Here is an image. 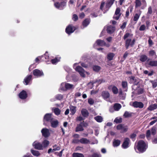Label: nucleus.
Wrapping results in <instances>:
<instances>
[{
    "label": "nucleus",
    "instance_id": "obj_1",
    "mask_svg": "<svg viewBox=\"0 0 157 157\" xmlns=\"http://www.w3.org/2000/svg\"><path fill=\"white\" fill-rule=\"evenodd\" d=\"M147 147V144L144 141L141 140L138 142L137 146L134 147V148L136 152H137V149L140 152L143 153L146 151Z\"/></svg>",
    "mask_w": 157,
    "mask_h": 157
},
{
    "label": "nucleus",
    "instance_id": "obj_2",
    "mask_svg": "<svg viewBox=\"0 0 157 157\" xmlns=\"http://www.w3.org/2000/svg\"><path fill=\"white\" fill-rule=\"evenodd\" d=\"M77 63H75L73 65L74 68H75L76 71H78L82 77H85V73L87 75H89L90 73L88 72H86L81 67L78 66L75 68V66L77 64Z\"/></svg>",
    "mask_w": 157,
    "mask_h": 157
},
{
    "label": "nucleus",
    "instance_id": "obj_3",
    "mask_svg": "<svg viewBox=\"0 0 157 157\" xmlns=\"http://www.w3.org/2000/svg\"><path fill=\"white\" fill-rule=\"evenodd\" d=\"M117 130L121 131V133H124L127 132L128 128L127 126H124L121 124L118 125L117 127Z\"/></svg>",
    "mask_w": 157,
    "mask_h": 157
},
{
    "label": "nucleus",
    "instance_id": "obj_4",
    "mask_svg": "<svg viewBox=\"0 0 157 157\" xmlns=\"http://www.w3.org/2000/svg\"><path fill=\"white\" fill-rule=\"evenodd\" d=\"M131 38L127 39L125 41V46L127 49H128L129 46H132L134 44L135 42V40L134 39L131 41Z\"/></svg>",
    "mask_w": 157,
    "mask_h": 157
},
{
    "label": "nucleus",
    "instance_id": "obj_5",
    "mask_svg": "<svg viewBox=\"0 0 157 157\" xmlns=\"http://www.w3.org/2000/svg\"><path fill=\"white\" fill-rule=\"evenodd\" d=\"M33 74L34 76L36 77H39L44 75L43 71L37 69L33 71Z\"/></svg>",
    "mask_w": 157,
    "mask_h": 157
},
{
    "label": "nucleus",
    "instance_id": "obj_6",
    "mask_svg": "<svg viewBox=\"0 0 157 157\" xmlns=\"http://www.w3.org/2000/svg\"><path fill=\"white\" fill-rule=\"evenodd\" d=\"M75 30V28L71 25H69L67 27L66 29V32L68 34H70L73 33Z\"/></svg>",
    "mask_w": 157,
    "mask_h": 157
},
{
    "label": "nucleus",
    "instance_id": "obj_7",
    "mask_svg": "<svg viewBox=\"0 0 157 157\" xmlns=\"http://www.w3.org/2000/svg\"><path fill=\"white\" fill-rule=\"evenodd\" d=\"M120 11L121 9L120 8H117L116 9L113 17L114 19L118 20L119 19L121 15V13H120Z\"/></svg>",
    "mask_w": 157,
    "mask_h": 157
},
{
    "label": "nucleus",
    "instance_id": "obj_8",
    "mask_svg": "<svg viewBox=\"0 0 157 157\" xmlns=\"http://www.w3.org/2000/svg\"><path fill=\"white\" fill-rule=\"evenodd\" d=\"M66 2H62L61 4L59 3L58 2H55L54 3V6L55 7L58 9H62L63 7L65 6Z\"/></svg>",
    "mask_w": 157,
    "mask_h": 157
},
{
    "label": "nucleus",
    "instance_id": "obj_9",
    "mask_svg": "<svg viewBox=\"0 0 157 157\" xmlns=\"http://www.w3.org/2000/svg\"><path fill=\"white\" fill-rule=\"evenodd\" d=\"M34 147L38 150L43 149V146L42 144L37 142H35L33 144Z\"/></svg>",
    "mask_w": 157,
    "mask_h": 157
},
{
    "label": "nucleus",
    "instance_id": "obj_10",
    "mask_svg": "<svg viewBox=\"0 0 157 157\" xmlns=\"http://www.w3.org/2000/svg\"><path fill=\"white\" fill-rule=\"evenodd\" d=\"M41 132L42 135L45 137H48L50 134L49 129L46 128H43L41 130Z\"/></svg>",
    "mask_w": 157,
    "mask_h": 157
},
{
    "label": "nucleus",
    "instance_id": "obj_11",
    "mask_svg": "<svg viewBox=\"0 0 157 157\" xmlns=\"http://www.w3.org/2000/svg\"><path fill=\"white\" fill-rule=\"evenodd\" d=\"M132 105L135 108H138L141 109L144 107V105L141 102L136 101L133 103Z\"/></svg>",
    "mask_w": 157,
    "mask_h": 157
},
{
    "label": "nucleus",
    "instance_id": "obj_12",
    "mask_svg": "<svg viewBox=\"0 0 157 157\" xmlns=\"http://www.w3.org/2000/svg\"><path fill=\"white\" fill-rule=\"evenodd\" d=\"M52 115L51 113H47L46 114L44 117V121H46L50 122L53 119Z\"/></svg>",
    "mask_w": 157,
    "mask_h": 157
},
{
    "label": "nucleus",
    "instance_id": "obj_13",
    "mask_svg": "<svg viewBox=\"0 0 157 157\" xmlns=\"http://www.w3.org/2000/svg\"><path fill=\"white\" fill-rule=\"evenodd\" d=\"M130 142L129 139L128 138H125L124 141L122 144L123 148L126 149L128 147L129 144Z\"/></svg>",
    "mask_w": 157,
    "mask_h": 157
},
{
    "label": "nucleus",
    "instance_id": "obj_14",
    "mask_svg": "<svg viewBox=\"0 0 157 157\" xmlns=\"http://www.w3.org/2000/svg\"><path fill=\"white\" fill-rule=\"evenodd\" d=\"M32 75H29L27 76L24 79L23 82L25 85L29 84L31 80Z\"/></svg>",
    "mask_w": 157,
    "mask_h": 157
},
{
    "label": "nucleus",
    "instance_id": "obj_15",
    "mask_svg": "<svg viewBox=\"0 0 157 157\" xmlns=\"http://www.w3.org/2000/svg\"><path fill=\"white\" fill-rule=\"evenodd\" d=\"M19 96L21 99H25L27 98V94L25 91L23 90L19 93Z\"/></svg>",
    "mask_w": 157,
    "mask_h": 157
},
{
    "label": "nucleus",
    "instance_id": "obj_16",
    "mask_svg": "<svg viewBox=\"0 0 157 157\" xmlns=\"http://www.w3.org/2000/svg\"><path fill=\"white\" fill-rule=\"evenodd\" d=\"M115 30V27L114 26L110 25L107 27V33L109 34L112 33Z\"/></svg>",
    "mask_w": 157,
    "mask_h": 157
},
{
    "label": "nucleus",
    "instance_id": "obj_17",
    "mask_svg": "<svg viewBox=\"0 0 157 157\" xmlns=\"http://www.w3.org/2000/svg\"><path fill=\"white\" fill-rule=\"evenodd\" d=\"M51 126L53 128L56 127L58 124V121L56 119H53L50 121Z\"/></svg>",
    "mask_w": 157,
    "mask_h": 157
},
{
    "label": "nucleus",
    "instance_id": "obj_18",
    "mask_svg": "<svg viewBox=\"0 0 157 157\" xmlns=\"http://www.w3.org/2000/svg\"><path fill=\"white\" fill-rule=\"evenodd\" d=\"M143 92V90L142 88H138L134 91L132 92V94H142Z\"/></svg>",
    "mask_w": 157,
    "mask_h": 157
},
{
    "label": "nucleus",
    "instance_id": "obj_19",
    "mask_svg": "<svg viewBox=\"0 0 157 157\" xmlns=\"http://www.w3.org/2000/svg\"><path fill=\"white\" fill-rule=\"evenodd\" d=\"M147 60L148 64L152 67H156L157 66V61L155 60H150L148 61Z\"/></svg>",
    "mask_w": 157,
    "mask_h": 157
},
{
    "label": "nucleus",
    "instance_id": "obj_20",
    "mask_svg": "<svg viewBox=\"0 0 157 157\" xmlns=\"http://www.w3.org/2000/svg\"><path fill=\"white\" fill-rule=\"evenodd\" d=\"M83 130L84 128L81 123L77 124V126L75 128V132L82 131Z\"/></svg>",
    "mask_w": 157,
    "mask_h": 157
},
{
    "label": "nucleus",
    "instance_id": "obj_21",
    "mask_svg": "<svg viewBox=\"0 0 157 157\" xmlns=\"http://www.w3.org/2000/svg\"><path fill=\"white\" fill-rule=\"evenodd\" d=\"M101 95L104 99H107L109 97L110 95L107 91H104L102 92Z\"/></svg>",
    "mask_w": 157,
    "mask_h": 157
},
{
    "label": "nucleus",
    "instance_id": "obj_22",
    "mask_svg": "<svg viewBox=\"0 0 157 157\" xmlns=\"http://www.w3.org/2000/svg\"><path fill=\"white\" fill-rule=\"evenodd\" d=\"M109 88V89H112L113 93L114 94H117L118 92V89L115 86H111Z\"/></svg>",
    "mask_w": 157,
    "mask_h": 157
},
{
    "label": "nucleus",
    "instance_id": "obj_23",
    "mask_svg": "<svg viewBox=\"0 0 157 157\" xmlns=\"http://www.w3.org/2000/svg\"><path fill=\"white\" fill-rule=\"evenodd\" d=\"M121 143L120 140L114 139L113 142V146L114 147H116L120 145Z\"/></svg>",
    "mask_w": 157,
    "mask_h": 157
},
{
    "label": "nucleus",
    "instance_id": "obj_24",
    "mask_svg": "<svg viewBox=\"0 0 157 157\" xmlns=\"http://www.w3.org/2000/svg\"><path fill=\"white\" fill-rule=\"evenodd\" d=\"M81 113L82 116L85 117H87L89 114L88 111L86 109H82L81 111Z\"/></svg>",
    "mask_w": 157,
    "mask_h": 157
},
{
    "label": "nucleus",
    "instance_id": "obj_25",
    "mask_svg": "<svg viewBox=\"0 0 157 157\" xmlns=\"http://www.w3.org/2000/svg\"><path fill=\"white\" fill-rule=\"evenodd\" d=\"M96 43L98 45L103 46L105 45V43L103 40H98L96 41Z\"/></svg>",
    "mask_w": 157,
    "mask_h": 157
},
{
    "label": "nucleus",
    "instance_id": "obj_26",
    "mask_svg": "<svg viewBox=\"0 0 157 157\" xmlns=\"http://www.w3.org/2000/svg\"><path fill=\"white\" fill-rule=\"evenodd\" d=\"M65 87L66 90H70L73 89L74 88V86L72 84H71L68 83H66V85H65Z\"/></svg>",
    "mask_w": 157,
    "mask_h": 157
},
{
    "label": "nucleus",
    "instance_id": "obj_27",
    "mask_svg": "<svg viewBox=\"0 0 157 157\" xmlns=\"http://www.w3.org/2000/svg\"><path fill=\"white\" fill-rule=\"evenodd\" d=\"M79 141L81 143L83 144H87L90 142V141L88 140L85 138H82L80 139Z\"/></svg>",
    "mask_w": 157,
    "mask_h": 157
},
{
    "label": "nucleus",
    "instance_id": "obj_28",
    "mask_svg": "<svg viewBox=\"0 0 157 157\" xmlns=\"http://www.w3.org/2000/svg\"><path fill=\"white\" fill-rule=\"evenodd\" d=\"M115 56L114 54L113 53H109L107 54V58L108 60H112Z\"/></svg>",
    "mask_w": 157,
    "mask_h": 157
},
{
    "label": "nucleus",
    "instance_id": "obj_29",
    "mask_svg": "<svg viewBox=\"0 0 157 157\" xmlns=\"http://www.w3.org/2000/svg\"><path fill=\"white\" fill-rule=\"evenodd\" d=\"M141 11H140L139 13H136L134 16L133 20L134 21H137L140 17L141 14Z\"/></svg>",
    "mask_w": 157,
    "mask_h": 157
},
{
    "label": "nucleus",
    "instance_id": "obj_30",
    "mask_svg": "<svg viewBox=\"0 0 157 157\" xmlns=\"http://www.w3.org/2000/svg\"><path fill=\"white\" fill-rule=\"evenodd\" d=\"M90 20L89 19H85L82 22V25L84 27L87 26L90 23Z\"/></svg>",
    "mask_w": 157,
    "mask_h": 157
},
{
    "label": "nucleus",
    "instance_id": "obj_31",
    "mask_svg": "<svg viewBox=\"0 0 157 157\" xmlns=\"http://www.w3.org/2000/svg\"><path fill=\"white\" fill-rule=\"evenodd\" d=\"M94 119L98 122H101L103 121V118L102 117L98 116L94 117Z\"/></svg>",
    "mask_w": 157,
    "mask_h": 157
},
{
    "label": "nucleus",
    "instance_id": "obj_32",
    "mask_svg": "<svg viewBox=\"0 0 157 157\" xmlns=\"http://www.w3.org/2000/svg\"><path fill=\"white\" fill-rule=\"evenodd\" d=\"M157 108V105L154 104L150 105L148 108V109L150 111H152Z\"/></svg>",
    "mask_w": 157,
    "mask_h": 157
},
{
    "label": "nucleus",
    "instance_id": "obj_33",
    "mask_svg": "<svg viewBox=\"0 0 157 157\" xmlns=\"http://www.w3.org/2000/svg\"><path fill=\"white\" fill-rule=\"evenodd\" d=\"M147 59V56L144 55H142L140 56V60L141 62H144Z\"/></svg>",
    "mask_w": 157,
    "mask_h": 157
},
{
    "label": "nucleus",
    "instance_id": "obj_34",
    "mask_svg": "<svg viewBox=\"0 0 157 157\" xmlns=\"http://www.w3.org/2000/svg\"><path fill=\"white\" fill-rule=\"evenodd\" d=\"M70 111L72 114H74L76 111V107L73 106H71L70 107Z\"/></svg>",
    "mask_w": 157,
    "mask_h": 157
},
{
    "label": "nucleus",
    "instance_id": "obj_35",
    "mask_svg": "<svg viewBox=\"0 0 157 157\" xmlns=\"http://www.w3.org/2000/svg\"><path fill=\"white\" fill-rule=\"evenodd\" d=\"M122 87L125 89V91H126L128 88V83L126 81H122L121 83Z\"/></svg>",
    "mask_w": 157,
    "mask_h": 157
},
{
    "label": "nucleus",
    "instance_id": "obj_36",
    "mask_svg": "<svg viewBox=\"0 0 157 157\" xmlns=\"http://www.w3.org/2000/svg\"><path fill=\"white\" fill-rule=\"evenodd\" d=\"M121 105L119 104H115L113 106L114 109L115 111H118L121 108Z\"/></svg>",
    "mask_w": 157,
    "mask_h": 157
},
{
    "label": "nucleus",
    "instance_id": "obj_37",
    "mask_svg": "<svg viewBox=\"0 0 157 157\" xmlns=\"http://www.w3.org/2000/svg\"><path fill=\"white\" fill-rule=\"evenodd\" d=\"M31 152L33 155L35 156H38L40 155V153L38 151L31 150Z\"/></svg>",
    "mask_w": 157,
    "mask_h": 157
},
{
    "label": "nucleus",
    "instance_id": "obj_38",
    "mask_svg": "<svg viewBox=\"0 0 157 157\" xmlns=\"http://www.w3.org/2000/svg\"><path fill=\"white\" fill-rule=\"evenodd\" d=\"M73 157H84L82 154L74 153L72 154Z\"/></svg>",
    "mask_w": 157,
    "mask_h": 157
},
{
    "label": "nucleus",
    "instance_id": "obj_39",
    "mask_svg": "<svg viewBox=\"0 0 157 157\" xmlns=\"http://www.w3.org/2000/svg\"><path fill=\"white\" fill-rule=\"evenodd\" d=\"M49 144V142L48 141L45 140H44L43 142L42 145L43 146V149L44 148H45L47 147Z\"/></svg>",
    "mask_w": 157,
    "mask_h": 157
},
{
    "label": "nucleus",
    "instance_id": "obj_40",
    "mask_svg": "<svg viewBox=\"0 0 157 157\" xmlns=\"http://www.w3.org/2000/svg\"><path fill=\"white\" fill-rule=\"evenodd\" d=\"M60 58V57H57L55 58L54 59H52L51 60V62L52 63L54 64L57 63V62L59 61Z\"/></svg>",
    "mask_w": 157,
    "mask_h": 157
},
{
    "label": "nucleus",
    "instance_id": "obj_41",
    "mask_svg": "<svg viewBox=\"0 0 157 157\" xmlns=\"http://www.w3.org/2000/svg\"><path fill=\"white\" fill-rule=\"evenodd\" d=\"M93 69L94 71L96 72H98L101 69V67L95 65L93 67Z\"/></svg>",
    "mask_w": 157,
    "mask_h": 157
},
{
    "label": "nucleus",
    "instance_id": "obj_42",
    "mask_svg": "<svg viewBox=\"0 0 157 157\" xmlns=\"http://www.w3.org/2000/svg\"><path fill=\"white\" fill-rule=\"evenodd\" d=\"M66 83L63 82L61 84L60 89L62 91H66V88L65 87V85Z\"/></svg>",
    "mask_w": 157,
    "mask_h": 157
},
{
    "label": "nucleus",
    "instance_id": "obj_43",
    "mask_svg": "<svg viewBox=\"0 0 157 157\" xmlns=\"http://www.w3.org/2000/svg\"><path fill=\"white\" fill-rule=\"evenodd\" d=\"M132 36V35L129 33H127L124 36V39L125 40L127 38H131Z\"/></svg>",
    "mask_w": 157,
    "mask_h": 157
},
{
    "label": "nucleus",
    "instance_id": "obj_44",
    "mask_svg": "<svg viewBox=\"0 0 157 157\" xmlns=\"http://www.w3.org/2000/svg\"><path fill=\"white\" fill-rule=\"evenodd\" d=\"M54 112L56 115H59L60 113V110L58 108H56L54 109Z\"/></svg>",
    "mask_w": 157,
    "mask_h": 157
},
{
    "label": "nucleus",
    "instance_id": "obj_45",
    "mask_svg": "<svg viewBox=\"0 0 157 157\" xmlns=\"http://www.w3.org/2000/svg\"><path fill=\"white\" fill-rule=\"evenodd\" d=\"M122 119L121 117H117L114 120V122L117 123H120L122 122Z\"/></svg>",
    "mask_w": 157,
    "mask_h": 157
},
{
    "label": "nucleus",
    "instance_id": "obj_46",
    "mask_svg": "<svg viewBox=\"0 0 157 157\" xmlns=\"http://www.w3.org/2000/svg\"><path fill=\"white\" fill-rule=\"evenodd\" d=\"M135 3L136 7L137 8L140 7L141 5V2L140 0H136Z\"/></svg>",
    "mask_w": 157,
    "mask_h": 157
},
{
    "label": "nucleus",
    "instance_id": "obj_47",
    "mask_svg": "<svg viewBox=\"0 0 157 157\" xmlns=\"http://www.w3.org/2000/svg\"><path fill=\"white\" fill-rule=\"evenodd\" d=\"M131 114L127 111H126L124 114V116L125 117H131Z\"/></svg>",
    "mask_w": 157,
    "mask_h": 157
},
{
    "label": "nucleus",
    "instance_id": "obj_48",
    "mask_svg": "<svg viewBox=\"0 0 157 157\" xmlns=\"http://www.w3.org/2000/svg\"><path fill=\"white\" fill-rule=\"evenodd\" d=\"M150 132L151 133V135H154L156 132V130L155 128L153 127L150 130Z\"/></svg>",
    "mask_w": 157,
    "mask_h": 157
},
{
    "label": "nucleus",
    "instance_id": "obj_49",
    "mask_svg": "<svg viewBox=\"0 0 157 157\" xmlns=\"http://www.w3.org/2000/svg\"><path fill=\"white\" fill-rule=\"evenodd\" d=\"M151 82L152 84V86L153 88H155L157 86V81L155 80L151 81Z\"/></svg>",
    "mask_w": 157,
    "mask_h": 157
},
{
    "label": "nucleus",
    "instance_id": "obj_50",
    "mask_svg": "<svg viewBox=\"0 0 157 157\" xmlns=\"http://www.w3.org/2000/svg\"><path fill=\"white\" fill-rule=\"evenodd\" d=\"M151 133L150 132V130H148L147 132L146 137L148 139H149L150 137V135Z\"/></svg>",
    "mask_w": 157,
    "mask_h": 157
},
{
    "label": "nucleus",
    "instance_id": "obj_51",
    "mask_svg": "<svg viewBox=\"0 0 157 157\" xmlns=\"http://www.w3.org/2000/svg\"><path fill=\"white\" fill-rule=\"evenodd\" d=\"M149 55L150 56H152L155 55V52L153 50H152L149 52Z\"/></svg>",
    "mask_w": 157,
    "mask_h": 157
},
{
    "label": "nucleus",
    "instance_id": "obj_52",
    "mask_svg": "<svg viewBox=\"0 0 157 157\" xmlns=\"http://www.w3.org/2000/svg\"><path fill=\"white\" fill-rule=\"evenodd\" d=\"M135 77L133 76H131L130 77V82L133 83L135 82Z\"/></svg>",
    "mask_w": 157,
    "mask_h": 157
},
{
    "label": "nucleus",
    "instance_id": "obj_53",
    "mask_svg": "<svg viewBox=\"0 0 157 157\" xmlns=\"http://www.w3.org/2000/svg\"><path fill=\"white\" fill-rule=\"evenodd\" d=\"M56 98L57 99L60 100L63 98V96L60 94H58L56 96Z\"/></svg>",
    "mask_w": 157,
    "mask_h": 157
},
{
    "label": "nucleus",
    "instance_id": "obj_54",
    "mask_svg": "<svg viewBox=\"0 0 157 157\" xmlns=\"http://www.w3.org/2000/svg\"><path fill=\"white\" fill-rule=\"evenodd\" d=\"M146 26L145 25H141L139 29V30L140 31H144L145 29Z\"/></svg>",
    "mask_w": 157,
    "mask_h": 157
},
{
    "label": "nucleus",
    "instance_id": "obj_55",
    "mask_svg": "<svg viewBox=\"0 0 157 157\" xmlns=\"http://www.w3.org/2000/svg\"><path fill=\"white\" fill-rule=\"evenodd\" d=\"M148 42L150 46H151L153 44V42L151 40L150 37L149 38Z\"/></svg>",
    "mask_w": 157,
    "mask_h": 157
},
{
    "label": "nucleus",
    "instance_id": "obj_56",
    "mask_svg": "<svg viewBox=\"0 0 157 157\" xmlns=\"http://www.w3.org/2000/svg\"><path fill=\"white\" fill-rule=\"evenodd\" d=\"M88 102L90 104L92 105L94 103V101L92 99L90 98L88 99Z\"/></svg>",
    "mask_w": 157,
    "mask_h": 157
},
{
    "label": "nucleus",
    "instance_id": "obj_57",
    "mask_svg": "<svg viewBox=\"0 0 157 157\" xmlns=\"http://www.w3.org/2000/svg\"><path fill=\"white\" fill-rule=\"evenodd\" d=\"M73 20L74 21H76L78 19V17L76 14H74L73 15Z\"/></svg>",
    "mask_w": 157,
    "mask_h": 157
},
{
    "label": "nucleus",
    "instance_id": "obj_58",
    "mask_svg": "<svg viewBox=\"0 0 157 157\" xmlns=\"http://www.w3.org/2000/svg\"><path fill=\"white\" fill-rule=\"evenodd\" d=\"M98 92V90H93L91 91L90 92V94L91 95H94L96 94H97Z\"/></svg>",
    "mask_w": 157,
    "mask_h": 157
},
{
    "label": "nucleus",
    "instance_id": "obj_59",
    "mask_svg": "<svg viewBox=\"0 0 157 157\" xmlns=\"http://www.w3.org/2000/svg\"><path fill=\"white\" fill-rule=\"evenodd\" d=\"M115 0H110L109 3L106 5V6H108L109 5H110L109 7H110L114 3Z\"/></svg>",
    "mask_w": 157,
    "mask_h": 157
},
{
    "label": "nucleus",
    "instance_id": "obj_60",
    "mask_svg": "<svg viewBox=\"0 0 157 157\" xmlns=\"http://www.w3.org/2000/svg\"><path fill=\"white\" fill-rule=\"evenodd\" d=\"M82 125V127H86L88 126V124L86 122H84V121L80 123Z\"/></svg>",
    "mask_w": 157,
    "mask_h": 157
},
{
    "label": "nucleus",
    "instance_id": "obj_61",
    "mask_svg": "<svg viewBox=\"0 0 157 157\" xmlns=\"http://www.w3.org/2000/svg\"><path fill=\"white\" fill-rule=\"evenodd\" d=\"M81 65L82 67L84 68H87L88 67V65L87 64L83 63H81Z\"/></svg>",
    "mask_w": 157,
    "mask_h": 157
},
{
    "label": "nucleus",
    "instance_id": "obj_62",
    "mask_svg": "<svg viewBox=\"0 0 157 157\" xmlns=\"http://www.w3.org/2000/svg\"><path fill=\"white\" fill-rule=\"evenodd\" d=\"M152 12L151 8V7H150L148 8V11L147 12V14H151Z\"/></svg>",
    "mask_w": 157,
    "mask_h": 157
},
{
    "label": "nucleus",
    "instance_id": "obj_63",
    "mask_svg": "<svg viewBox=\"0 0 157 157\" xmlns=\"http://www.w3.org/2000/svg\"><path fill=\"white\" fill-rule=\"evenodd\" d=\"M43 57H44L45 59H47L48 58L49 56H48L47 52H46L45 54L43 56H42Z\"/></svg>",
    "mask_w": 157,
    "mask_h": 157
},
{
    "label": "nucleus",
    "instance_id": "obj_64",
    "mask_svg": "<svg viewBox=\"0 0 157 157\" xmlns=\"http://www.w3.org/2000/svg\"><path fill=\"white\" fill-rule=\"evenodd\" d=\"M83 118L81 116H79L77 118V121H81L83 120Z\"/></svg>",
    "mask_w": 157,
    "mask_h": 157
}]
</instances>
